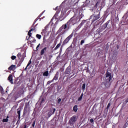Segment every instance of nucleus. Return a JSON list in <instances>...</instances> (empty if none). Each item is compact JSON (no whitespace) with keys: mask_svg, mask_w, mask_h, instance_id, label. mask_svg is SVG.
<instances>
[{"mask_svg":"<svg viewBox=\"0 0 128 128\" xmlns=\"http://www.w3.org/2000/svg\"><path fill=\"white\" fill-rule=\"evenodd\" d=\"M56 112V108H50L48 112V118H50L52 114Z\"/></svg>","mask_w":128,"mask_h":128,"instance_id":"7","label":"nucleus"},{"mask_svg":"<svg viewBox=\"0 0 128 128\" xmlns=\"http://www.w3.org/2000/svg\"><path fill=\"white\" fill-rule=\"evenodd\" d=\"M60 90V86H58L56 88V90L58 92V90Z\"/></svg>","mask_w":128,"mask_h":128,"instance_id":"44","label":"nucleus"},{"mask_svg":"<svg viewBox=\"0 0 128 128\" xmlns=\"http://www.w3.org/2000/svg\"><path fill=\"white\" fill-rule=\"evenodd\" d=\"M65 74H68L69 76H70L72 74V68H70V66H68L66 70L64 72Z\"/></svg>","mask_w":128,"mask_h":128,"instance_id":"8","label":"nucleus"},{"mask_svg":"<svg viewBox=\"0 0 128 128\" xmlns=\"http://www.w3.org/2000/svg\"><path fill=\"white\" fill-rule=\"evenodd\" d=\"M110 20H108L106 23L103 24V28H106L108 27V24H110Z\"/></svg>","mask_w":128,"mask_h":128,"instance_id":"16","label":"nucleus"},{"mask_svg":"<svg viewBox=\"0 0 128 128\" xmlns=\"http://www.w3.org/2000/svg\"><path fill=\"white\" fill-rule=\"evenodd\" d=\"M20 94H24V92H20Z\"/></svg>","mask_w":128,"mask_h":128,"instance_id":"48","label":"nucleus"},{"mask_svg":"<svg viewBox=\"0 0 128 128\" xmlns=\"http://www.w3.org/2000/svg\"><path fill=\"white\" fill-rule=\"evenodd\" d=\"M0 92H4V88H2V86L0 85Z\"/></svg>","mask_w":128,"mask_h":128,"instance_id":"37","label":"nucleus"},{"mask_svg":"<svg viewBox=\"0 0 128 128\" xmlns=\"http://www.w3.org/2000/svg\"><path fill=\"white\" fill-rule=\"evenodd\" d=\"M35 30V28H34V26L32 25V26H31V29L30 30V32H32V30Z\"/></svg>","mask_w":128,"mask_h":128,"instance_id":"36","label":"nucleus"},{"mask_svg":"<svg viewBox=\"0 0 128 128\" xmlns=\"http://www.w3.org/2000/svg\"><path fill=\"white\" fill-rule=\"evenodd\" d=\"M108 108H108V106H107V107H106L107 110H108Z\"/></svg>","mask_w":128,"mask_h":128,"instance_id":"50","label":"nucleus"},{"mask_svg":"<svg viewBox=\"0 0 128 128\" xmlns=\"http://www.w3.org/2000/svg\"><path fill=\"white\" fill-rule=\"evenodd\" d=\"M46 48H47L46 47H45L41 50L40 52L41 56H44V54L45 52L46 51Z\"/></svg>","mask_w":128,"mask_h":128,"instance_id":"11","label":"nucleus"},{"mask_svg":"<svg viewBox=\"0 0 128 128\" xmlns=\"http://www.w3.org/2000/svg\"><path fill=\"white\" fill-rule=\"evenodd\" d=\"M32 31H30V30L28 31V38L27 40H30V38H32Z\"/></svg>","mask_w":128,"mask_h":128,"instance_id":"19","label":"nucleus"},{"mask_svg":"<svg viewBox=\"0 0 128 128\" xmlns=\"http://www.w3.org/2000/svg\"><path fill=\"white\" fill-rule=\"evenodd\" d=\"M60 12V9H58V10L55 14L54 15L53 18H52V20H54V18L55 20H58V18L60 16H58V14Z\"/></svg>","mask_w":128,"mask_h":128,"instance_id":"9","label":"nucleus"},{"mask_svg":"<svg viewBox=\"0 0 128 128\" xmlns=\"http://www.w3.org/2000/svg\"><path fill=\"white\" fill-rule=\"evenodd\" d=\"M120 48V46L118 45L117 46V48Z\"/></svg>","mask_w":128,"mask_h":128,"instance_id":"49","label":"nucleus"},{"mask_svg":"<svg viewBox=\"0 0 128 128\" xmlns=\"http://www.w3.org/2000/svg\"><path fill=\"white\" fill-rule=\"evenodd\" d=\"M100 18V12H98V14H94L90 16V20H92V23L94 22L96 20H98Z\"/></svg>","mask_w":128,"mask_h":128,"instance_id":"3","label":"nucleus"},{"mask_svg":"<svg viewBox=\"0 0 128 128\" xmlns=\"http://www.w3.org/2000/svg\"><path fill=\"white\" fill-rule=\"evenodd\" d=\"M106 82H110V80H112V73L107 72L106 74Z\"/></svg>","mask_w":128,"mask_h":128,"instance_id":"6","label":"nucleus"},{"mask_svg":"<svg viewBox=\"0 0 128 128\" xmlns=\"http://www.w3.org/2000/svg\"><path fill=\"white\" fill-rule=\"evenodd\" d=\"M90 122H91V124H92V122H94V119L91 118V119L90 120Z\"/></svg>","mask_w":128,"mask_h":128,"instance_id":"45","label":"nucleus"},{"mask_svg":"<svg viewBox=\"0 0 128 128\" xmlns=\"http://www.w3.org/2000/svg\"><path fill=\"white\" fill-rule=\"evenodd\" d=\"M46 100V98H44V97H43L41 98V104H42V102H44V100Z\"/></svg>","mask_w":128,"mask_h":128,"instance_id":"35","label":"nucleus"},{"mask_svg":"<svg viewBox=\"0 0 128 128\" xmlns=\"http://www.w3.org/2000/svg\"><path fill=\"white\" fill-rule=\"evenodd\" d=\"M16 56H11V59L12 60H16Z\"/></svg>","mask_w":128,"mask_h":128,"instance_id":"30","label":"nucleus"},{"mask_svg":"<svg viewBox=\"0 0 128 128\" xmlns=\"http://www.w3.org/2000/svg\"><path fill=\"white\" fill-rule=\"evenodd\" d=\"M77 120L78 119L76 118V116H73L72 117H71V118L69 120L68 124L72 126H74V124H76V122Z\"/></svg>","mask_w":128,"mask_h":128,"instance_id":"4","label":"nucleus"},{"mask_svg":"<svg viewBox=\"0 0 128 128\" xmlns=\"http://www.w3.org/2000/svg\"><path fill=\"white\" fill-rule=\"evenodd\" d=\"M73 110L74 112H78V105H75L73 107Z\"/></svg>","mask_w":128,"mask_h":128,"instance_id":"21","label":"nucleus"},{"mask_svg":"<svg viewBox=\"0 0 128 128\" xmlns=\"http://www.w3.org/2000/svg\"><path fill=\"white\" fill-rule=\"evenodd\" d=\"M46 36H44V38H43V42H44V44H46Z\"/></svg>","mask_w":128,"mask_h":128,"instance_id":"34","label":"nucleus"},{"mask_svg":"<svg viewBox=\"0 0 128 128\" xmlns=\"http://www.w3.org/2000/svg\"><path fill=\"white\" fill-rule=\"evenodd\" d=\"M38 20V18H37L34 21V23H33V26H34V24H36V21Z\"/></svg>","mask_w":128,"mask_h":128,"instance_id":"38","label":"nucleus"},{"mask_svg":"<svg viewBox=\"0 0 128 128\" xmlns=\"http://www.w3.org/2000/svg\"><path fill=\"white\" fill-rule=\"evenodd\" d=\"M46 32H48V31L46 30V28H45L41 32V34H42V36H46Z\"/></svg>","mask_w":128,"mask_h":128,"instance_id":"18","label":"nucleus"},{"mask_svg":"<svg viewBox=\"0 0 128 128\" xmlns=\"http://www.w3.org/2000/svg\"><path fill=\"white\" fill-rule=\"evenodd\" d=\"M64 18V14H62V11L60 16L58 17V20H60V22H62V20H64V18Z\"/></svg>","mask_w":128,"mask_h":128,"instance_id":"13","label":"nucleus"},{"mask_svg":"<svg viewBox=\"0 0 128 128\" xmlns=\"http://www.w3.org/2000/svg\"><path fill=\"white\" fill-rule=\"evenodd\" d=\"M84 44V40H82L80 41V44H81V46H82V44Z\"/></svg>","mask_w":128,"mask_h":128,"instance_id":"39","label":"nucleus"},{"mask_svg":"<svg viewBox=\"0 0 128 128\" xmlns=\"http://www.w3.org/2000/svg\"><path fill=\"white\" fill-rule=\"evenodd\" d=\"M82 90H86V84H84L82 86Z\"/></svg>","mask_w":128,"mask_h":128,"instance_id":"31","label":"nucleus"},{"mask_svg":"<svg viewBox=\"0 0 128 128\" xmlns=\"http://www.w3.org/2000/svg\"><path fill=\"white\" fill-rule=\"evenodd\" d=\"M52 82H54V80H49L47 82V84H50Z\"/></svg>","mask_w":128,"mask_h":128,"instance_id":"32","label":"nucleus"},{"mask_svg":"<svg viewBox=\"0 0 128 128\" xmlns=\"http://www.w3.org/2000/svg\"><path fill=\"white\" fill-rule=\"evenodd\" d=\"M78 20H80V17L76 16L74 14L66 24H62L58 29L57 31V33L59 34L58 36H60L64 34L72 28V26H74L76 22H80Z\"/></svg>","mask_w":128,"mask_h":128,"instance_id":"1","label":"nucleus"},{"mask_svg":"<svg viewBox=\"0 0 128 128\" xmlns=\"http://www.w3.org/2000/svg\"><path fill=\"white\" fill-rule=\"evenodd\" d=\"M60 10V7L58 6H56V8H55V10Z\"/></svg>","mask_w":128,"mask_h":128,"instance_id":"43","label":"nucleus"},{"mask_svg":"<svg viewBox=\"0 0 128 128\" xmlns=\"http://www.w3.org/2000/svg\"><path fill=\"white\" fill-rule=\"evenodd\" d=\"M58 74H60V73H58V72H56L53 79L52 80L53 82L54 80H58Z\"/></svg>","mask_w":128,"mask_h":128,"instance_id":"10","label":"nucleus"},{"mask_svg":"<svg viewBox=\"0 0 128 128\" xmlns=\"http://www.w3.org/2000/svg\"><path fill=\"white\" fill-rule=\"evenodd\" d=\"M28 112V108H24L23 112V116H26V114Z\"/></svg>","mask_w":128,"mask_h":128,"instance_id":"24","label":"nucleus"},{"mask_svg":"<svg viewBox=\"0 0 128 128\" xmlns=\"http://www.w3.org/2000/svg\"><path fill=\"white\" fill-rule=\"evenodd\" d=\"M40 44H38L36 48V50H38V48H40Z\"/></svg>","mask_w":128,"mask_h":128,"instance_id":"42","label":"nucleus"},{"mask_svg":"<svg viewBox=\"0 0 128 128\" xmlns=\"http://www.w3.org/2000/svg\"><path fill=\"white\" fill-rule=\"evenodd\" d=\"M8 118H10L8 116H7L6 118L2 120V122H8Z\"/></svg>","mask_w":128,"mask_h":128,"instance_id":"20","label":"nucleus"},{"mask_svg":"<svg viewBox=\"0 0 128 128\" xmlns=\"http://www.w3.org/2000/svg\"><path fill=\"white\" fill-rule=\"evenodd\" d=\"M82 24V22L81 23V24Z\"/></svg>","mask_w":128,"mask_h":128,"instance_id":"54","label":"nucleus"},{"mask_svg":"<svg viewBox=\"0 0 128 128\" xmlns=\"http://www.w3.org/2000/svg\"><path fill=\"white\" fill-rule=\"evenodd\" d=\"M43 14H44V12H42V13L39 15L38 18H40V16H42Z\"/></svg>","mask_w":128,"mask_h":128,"instance_id":"46","label":"nucleus"},{"mask_svg":"<svg viewBox=\"0 0 128 128\" xmlns=\"http://www.w3.org/2000/svg\"><path fill=\"white\" fill-rule=\"evenodd\" d=\"M72 76H71V78Z\"/></svg>","mask_w":128,"mask_h":128,"instance_id":"53","label":"nucleus"},{"mask_svg":"<svg viewBox=\"0 0 128 128\" xmlns=\"http://www.w3.org/2000/svg\"><path fill=\"white\" fill-rule=\"evenodd\" d=\"M107 106L108 108H110V103H108Z\"/></svg>","mask_w":128,"mask_h":128,"instance_id":"47","label":"nucleus"},{"mask_svg":"<svg viewBox=\"0 0 128 128\" xmlns=\"http://www.w3.org/2000/svg\"><path fill=\"white\" fill-rule=\"evenodd\" d=\"M60 102H62V99L60 98H58V104H60Z\"/></svg>","mask_w":128,"mask_h":128,"instance_id":"40","label":"nucleus"},{"mask_svg":"<svg viewBox=\"0 0 128 128\" xmlns=\"http://www.w3.org/2000/svg\"><path fill=\"white\" fill-rule=\"evenodd\" d=\"M104 86L106 88H110V82L106 81L104 83Z\"/></svg>","mask_w":128,"mask_h":128,"instance_id":"14","label":"nucleus"},{"mask_svg":"<svg viewBox=\"0 0 128 128\" xmlns=\"http://www.w3.org/2000/svg\"><path fill=\"white\" fill-rule=\"evenodd\" d=\"M22 110L20 109H18L17 114H18V120H20V112Z\"/></svg>","mask_w":128,"mask_h":128,"instance_id":"15","label":"nucleus"},{"mask_svg":"<svg viewBox=\"0 0 128 128\" xmlns=\"http://www.w3.org/2000/svg\"><path fill=\"white\" fill-rule=\"evenodd\" d=\"M36 125V120H34V122H33V123H32V128H34V126Z\"/></svg>","mask_w":128,"mask_h":128,"instance_id":"41","label":"nucleus"},{"mask_svg":"<svg viewBox=\"0 0 128 128\" xmlns=\"http://www.w3.org/2000/svg\"><path fill=\"white\" fill-rule=\"evenodd\" d=\"M17 58H18V63L16 62L18 66H20L24 60V58L26 56H24V54L22 55L21 52H18L16 56Z\"/></svg>","mask_w":128,"mask_h":128,"instance_id":"2","label":"nucleus"},{"mask_svg":"<svg viewBox=\"0 0 128 128\" xmlns=\"http://www.w3.org/2000/svg\"><path fill=\"white\" fill-rule=\"evenodd\" d=\"M30 64H32V60H29V62H28V64H27V66H26V68H25V70H26L28 68V66H30Z\"/></svg>","mask_w":128,"mask_h":128,"instance_id":"26","label":"nucleus"},{"mask_svg":"<svg viewBox=\"0 0 128 128\" xmlns=\"http://www.w3.org/2000/svg\"><path fill=\"white\" fill-rule=\"evenodd\" d=\"M88 0H86V2L88 1Z\"/></svg>","mask_w":128,"mask_h":128,"instance_id":"52","label":"nucleus"},{"mask_svg":"<svg viewBox=\"0 0 128 128\" xmlns=\"http://www.w3.org/2000/svg\"><path fill=\"white\" fill-rule=\"evenodd\" d=\"M8 80H9L10 82V84H14V82H12V75L10 74L9 75L8 78Z\"/></svg>","mask_w":128,"mask_h":128,"instance_id":"12","label":"nucleus"},{"mask_svg":"<svg viewBox=\"0 0 128 128\" xmlns=\"http://www.w3.org/2000/svg\"><path fill=\"white\" fill-rule=\"evenodd\" d=\"M84 16V14H81L78 16L79 19L78 20L80 21L81 18H82V17Z\"/></svg>","mask_w":128,"mask_h":128,"instance_id":"29","label":"nucleus"},{"mask_svg":"<svg viewBox=\"0 0 128 128\" xmlns=\"http://www.w3.org/2000/svg\"><path fill=\"white\" fill-rule=\"evenodd\" d=\"M36 38H38V40H40L42 38V35L40 34H36Z\"/></svg>","mask_w":128,"mask_h":128,"instance_id":"28","label":"nucleus"},{"mask_svg":"<svg viewBox=\"0 0 128 128\" xmlns=\"http://www.w3.org/2000/svg\"><path fill=\"white\" fill-rule=\"evenodd\" d=\"M60 45H61L60 43H59L58 44L54 49V50H58V48L60 46Z\"/></svg>","mask_w":128,"mask_h":128,"instance_id":"27","label":"nucleus"},{"mask_svg":"<svg viewBox=\"0 0 128 128\" xmlns=\"http://www.w3.org/2000/svg\"><path fill=\"white\" fill-rule=\"evenodd\" d=\"M74 36V32H72L69 36H68L63 42L62 45V46H66V44H68L70 40Z\"/></svg>","mask_w":128,"mask_h":128,"instance_id":"5","label":"nucleus"},{"mask_svg":"<svg viewBox=\"0 0 128 128\" xmlns=\"http://www.w3.org/2000/svg\"><path fill=\"white\" fill-rule=\"evenodd\" d=\"M20 128H28V126H26V124H22V125Z\"/></svg>","mask_w":128,"mask_h":128,"instance_id":"33","label":"nucleus"},{"mask_svg":"<svg viewBox=\"0 0 128 128\" xmlns=\"http://www.w3.org/2000/svg\"><path fill=\"white\" fill-rule=\"evenodd\" d=\"M62 50V48H60V50Z\"/></svg>","mask_w":128,"mask_h":128,"instance_id":"51","label":"nucleus"},{"mask_svg":"<svg viewBox=\"0 0 128 128\" xmlns=\"http://www.w3.org/2000/svg\"><path fill=\"white\" fill-rule=\"evenodd\" d=\"M16 68V65H11L8 68V70H14Z\"/></svg>","mask_w":128,"mask_h":128,"instance_id":"17","label":"nucleus"},{"mask_svg":"<svg viewBox=\"0 0 128 128\" xmlns=\"http://www.w3.org/2000/svg\"><path fill=\"white\" fill-rule=\"evenodd\" d=\"M82 96H84V94L82 93L81 94L80 96L78 98V102H80V100H82Z\"/></svg>","mask_w":128,"mask_h":128,"instance_id":"25","label":"nucleus"},{"mask_svg":"<svg viewBox=\"0 0 128 128\" xmlns=\"http://www.w3.org/2000/svg\"><path fill=\"white\" fill-rule=\"evenodd\" d=\"M31 38H32V40H30V44H32V42H36V40L34 38L31 37Z\"/></svg>","mask_w":128,"mask_h":128,"instance_id":"22","label":"nucleus"},{"mask_svg":"<svg viewBox=\"0 0 128 128\" xmlns=\"http://www.w3.org/2000/svg\"><path fill=\"white\" fill-rule=\"evenodd\" d=\"M43 76H48V71L44 72L43 73Z\"/></svg>","mask_w":128,"mask_h":128,"instance_id":"23","label":"nucleus"}]
</instances>
